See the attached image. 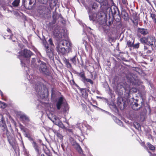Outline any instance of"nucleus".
I'll return each mask as SVG.
<instances>
[{
	"label": "nucleus",
	"instance_id": "a878e982",
	"mask_svg": "<svg viewBox=\"0 0 156 156\" xmlns=\"http://www.w3.org/2000/svg\"><path fill=\"white\" fill-rule=\"evenodd\" d=\"M79 21H78V22L79 23L80 25H82L83 26L84 30H91V29L90 27H87L86 25L85 24L83 23L82 21H81V20H79Z\"/></svg>",
	"mask_w": 156,
	"mask_h": 156
},
{
	"label": "nucleus",
	"instance_id": "ea45409f",
	"mask_svg": "<svg viewBox=\"0 0 156 156\" xmlns=\"http://www.w3.org/2000/svg\"><path fill=\"white\" fill-rule=\"evenodd\" d=\"M122 4L124 6V7H126L128 5V2L127 0H122Z\"/></svg>",
	"mask_w": 156,
	"mask_h": 156
},
{
	"label": "nucleus",
	"instance_id": "4c0bfd02",
	"mask_svg": "<svg viewBox=\"0 0 156 156\" xmlns=\"http://www.w3.org/2000/svg\"><path fill=\"white\" fill-rule=\"evenodd\" d=\"M7 30V32L9 33V37L8 38L10 39H12V37L13 36V34H12L11 30L9 28H8Z\"/></svg>",
	"mask_w": 156,
	"mask_h": 156
},
{
	"label": "nucleus",
	"instance_id": "cd10ccee",
	"mask_svg": "<svg viewBox=\"0 0 156 156\" xmlns=\"http://www.w3.org/2000/svg\"><path fill=\"white\" fill-rule=\"evenodd\" d=\"M78 76L81 78V81H82L83 82H84L86 78L85 76V74L83 72H81L79 73Z\"/></svg>",
	"mask_w": 156,
	"mask_h": 156
},
{
	"label": "nucleus",
	"instance_id": "39448f33",
	"mask_svg": "<svg viewBox=\"0 0 156 156\" xmlns=\"http://www.w3.org/2000/svg\"><path fill=\"white\" fill-rule=\"evenodd\" d=\"M62 96L60 97L58 99L56 103V107L58 110L61 109V111L63 113H65L68 110V105Z\"/></svg>",
	"mask_w": 156,
	"mask_h": 156
},
{
	"label": "nucleus",
	"instance_id": "412c9836",
	"mask_svg": "<svg viewBox=\"0 0 156 156\" xmlns=\"http://www.w3.org/2000/svg\"><path fill=\"white\" fill-rule=\"evenodd\" d=\"M31 143L32 144V146L34 148V149L38 153H39V147L37 144L36 143L35 141H33L31 142Z\"/></svg>",
	"mask_w": 156,
	"mask_h": 156
},
{
	"label": "nucleus",
	"instance_id": "bb28decb",
	"mask_svg": "<svg viewBox=\"0 0 156 156\" xmlns=\"http://www.w3.org/2000/svg\"><path fill=\"white\" fill-rule=\"evenodd\" d=\"M103 29L104 33L107 34L109 30V27L108 25H105L103 27Z\"/></svg>",
	"mask_w": 156,
	"mask_h": 156
},
{
	"label": "nucleus",
	"instance_id": "6e6552de",
	"mask_svg": "<svg viewBox=\"0 0 156 156\" xmlns=\"http://www.w3.org/2000/svg\"><path fill=\"white\" fill-rule=\"evenodd\" d=\"M38 63L39 64L38 69H39L40 73L44 75L49 76L50 72L48 69L46 64L40 60L38 61Z\"/></svg>",
	"mask_w": 156,
	"mask_h": 156
},
{
	"label": "nucleus",
	"instance_id": "338daca9",
	"mask_svg": "<svg viewBox=\"0 0 156 156\" xmlns=\"http://www.w3.org/2000/svg\"><path fill=\"white\" fill-rule=\"evenodd\" d=\"M55 20H53V24H54L55 23Z\"/></svg>",
	"mask_w": 156,
	"mask_h": 156
},
{
	"label": "nucleus",
	"instance_id": "dca6fc26",
	"mask_svg": "<svg viewBox=\"0 0 156 156\" xmlns=\"http://www.w3.org/2000/svg\"><path fill=\"white\" fill-rule=\"evenodd\" d=\"M138 33L143 35H145L148 33V30L146 29L139 28L138 29Z\"/></svg>",
	"mask_w": 156,
	"mask_h": 156
},
{
	"label": "nucleus",
	"instance_id": "f8f14e48",
	"mask_svg": "<svg viewBox=\"0 0 156 156\" xmlns=\"http://www.w3.org/2000/svg\"><path fill=\"white\" fill-rule=\"evenodd\" d=\"M147 44L151 46L152 49H156V40L155 37L152 36L147 37Z\"/></svg>",
	"mask_w": 156,
	"mask_h": 156
},
{
	"label": "nucleus",
	"instance_id": "c756f323",
	"mask_svg": "<svg viewBox=\"0 0 156 156\" xmlns=\"http://www.w3.org/2000/svg\"><path fill=\"white\" fill-rule=\"evenodd\" d=\"M134 40H133V42L132 43L130 41H129L127 42V46L129 47H133V44H134Z\"/></svg>",
	"mask_w": 156,
	"mask_h": 156
},
{
	"label": "nucleus",
	"instance_id": "79ce46f5",
	"mask_svg": "<svg viewBox=\"0 0 156 156\" xmlns=\"http://www.w3.org/2000/svg\"><path fill=\"white\" fill-rule=\"evenodd\" d=\"M76 149H77V151H78V152L82 154L83 153L82 150L81 148L80 147V146L79 145H78Z\"/></svg>",
	"mask_w": 156,
	"mask_h": 156
},
{
	"label": "nucleus",
	"instance_id": "393cba45",
	"mask_svg": "<svg viewBox=\"0 0 156 156\" xmlns=\"http://www.w3.org/2000/svg\"><path fill=\"white\" fill-rule=\"evenodd\" d=\"M7 139L8 142L12 146L14 145L15 144V141L13 137L8 136Z\"/></svg>",
	"mask_w": 156,
	"mask_h": 156
},
{
	"label": "nucleus",
	"instance_id": "4d7b16f0",
	"mask_svg": "<svg viewBox=\"0 0 156 156\" xmlns=\"http://www.w3.org/2000/svg\"><path fill=\"white\" fill-rule=\"evenodd\" d=\"M25 136L26 137L29 138L30 136H29L26 133L25 134Z\"/></svg>",
	"mask_w": 156,
	"mask_h": 156
},
{
	"label": "nucleus",
	"instance_id": "ddd939ff",
	"mask_svg": "<svg viewBox=\"0 0 156 156\" xmlns=\"http://www.w3.org/2000/svg\"><path fill=\"white\" fill-rule=\"evenodd\" d=\"M56 9V8H55V10L52 12V17L53 20L63 19V18L61 14L57 12Z\"/></svg>",
	"mask_w": 156,
	"mask_h": 156
},
{
	"label": "nucleus",
	"instance_id": "680f3d73",
	"mask_svg": "<svg viewBox=\"0 0 156 156\" xmlns=\"http://www.w3.org/2000/svg\"><path fill=\"white\" fill-rule=\"evenodd\" d=\"M49 25L50 26H51V27L52 26H52V23H49Z\"/></svg>",
	"mask_w": 156,
	"mask_h": 156
},
{
	"label": "nucleus",
	"instance_id": "37998d69",
	"mask_svg": "<svg viewBox=\"0 0 156 156\" xmlns=\"http://www.w3.org/2000/svg\"><path fill=\"white\" fill-rule=\"evenodd\" d=\"M38 1L41 3L45 4L47 3L48 0H38Z\"/></svg>",
	"mask_w": 156,
	"mask_h": 156
},
{
	"label": "nucleus",
	"instance_id": "052dcab7",
	"mask_svg": "<svg viewBox=\"0 0 156 156\" xmlns=\"http://www.w3.org/2000/svg\"><path fill=\"white\" fill-rule=\"evenodd\" d=\"M147 52L148 53H151V50H148Z\"/></svg>",
	"mask_w": 156,
	"mask_h": 156
},
{
	"label": "nucleus",
	"instance_id": "09e8293b",
	"mask_svg": "<svg viewBox=\"0 0 156 156\" xmlns=\"http://www.w3.org/2000/svg\"><path fill=\"white\" fill-rule=\"evenodd\" d=\"M85 126L88 129H91V127L88 125H85Z\"/></svg>",
	"mask_w": 156,
	"mask_h": 156
},
{
	"label": "nucleus",
	"instance_id": "58836bf2",
	"mask_svg": "<svg viewBox=\"0 0 156 156\" xmlns=\"http://www.w3.org/2000/svg\"><path fill=\"white\" fill-rule=\"evenodd\" d=\"M70 60L72 62L74 65H76V56H75L73 57L72 58H71L70 59Z\"/></svg>",
	"mask_w": 156,
	"mask_h": 156
},
{
	"label": "nucleus",
	"instance_id": "c03bdc74",
	"mask_svg": "<svg viewBox=\"0 0 156 156\" xmlns=\"http://www.w3.org/2000/svg\"><path fill=\"white\" fill-rule=\"evenodd\" d=\"M133 47L134 48H138L139 47V43H137L135 44H133Z\"/></svg>",
	"mask_w": 156,
	"mask_h": 156
},
{
	"label": "nucleus",
	"instance_id": "5701e85b",
	"mask_svg": "<svg viewBox=\"0 0 156 156\" xmlns=\"http://www.w3.org/2000/svg\"><path fill=\"white\" fill-rule=\"evenodd\" d=\"M80 91L82 97L85 98H86L88 96V94L87 92L86 89H81L80 90Z\"/></svg>",
	"mask_w": 156,
	"mask_h": 156
},
{
	"label": "nucleus",
	"instance_id": "f03ea898",
	"mask_svg": "<svg viewBox=\"0 0 156 156\" xmlns=\"http://www.w3.org/2000/svg\"><path fill=\"white\" fill-rule=\"evenodd\" d=\"M30 76V83L35 84V89L39 95L42 92L43 84L40 82L41 80V77H37L35 75H31Z\"/></svg>",
	"mask_w": 156,
	"mask_h": 156
},
{
	"label": "nucleus",
	"instance_id": "7ed1b4c3",
	"mask_svg": "<svg viewBox=\"0 0 156 156\" xmlns=\"http://www.w3.org/2000/svg\"><path fill=\"white\" fill-rule=\"evenodd\" d=\"M37 12L39 16L41 18L48 20L51 18V11L48 6L40 5L38 7Z\"/></svg>",
	"mask_w": 156,
	"mask_h": 156
},
{
	"label": "nucleus",
	"instance_id": "49530a36",
	"mask_svg": "<svg viewBox=\"0 0 156 156\" xmlns=\"http://www.w3.org/2000/svg\"><path fill=\"white\" fill-rule=\"evenodd\" d=\"M151 17L152 18L153 20H156V16L153 13H151Z\"/></svg>",
	"mask_w": 156,
	"mask_h": 156
},
{
	"label": "nucleus",
	"instance_id": "0e129e2a",
	"mask_svg": "<svg viewBox=\"0 0 156 156\" xmlns=\"http://www.w3.org/2000/svg\"><path fill=\"white\" fill-rule=\"evenodd\" d=\"M53 2L55 4L56 3V0H54L53 1Z\"/></svg>",
	"mask_w": 156,
	"mask_h": 156
},
{
	"label": "nucleus",
	"instance_id": "8fccbe9b",
	"mask_svg": "<svg viewBox=\"0 0 156 156\" xmlns=\"http://www.w3.org/2000/svg\"><path fill=\"white\" fill-rule=\"evenodd\" d=\"M86 8L88 10V12H90V11L91 9L90 7L88 6H86Z\"/></svg>",
	"mask_w": 156,
	"mask_h": 156
},
{
	"label": "nucleus",
	"instance_id": "69168bd1",
	"mask_svg": "<svg viewBox=\"0 0 156 156\" xmlns=\"http://www.w3.org/2000/svg\"><path fill=\"white\" fill-rule=\"evenodd\" d=\"M139 84L138 83H135V84H134V85L136 86H137V85H138Z\"/></svg>",
	"mask_w": 156,
	"mask_h": 156
},
{
	"label": "nucleus",
	"instance_id": "72a5a7b5",
	"mask_svg": "<svg viewBox=\"0 0 156 156\" xmlns=\"http://www.w3.org/2000/svg\"><path fill=\"white\" fill-rule=\"evenodd\" d=\"M102 21L103 20H100ZM107 24L106 25H108L109 26L111 25L113 23V20H103Z\"/></svg>",
	"mask_w": 156,
	"mask_h": 156
},
{
	"label": "nucleus",
	"instance_id": "c9c22d12",
	"mask_svg": "<svg viewBox=\"0 0 156 156\" xmlns=\"http://www.w3.org/2000/svg\"><path fill=\"white\" fill-rule=\"evenodd\" d=\"M115 122L118 125L120 126H123V123L121 121L117 119L116 117L115 118Z\"/></svg>",
	"mask_w": 156,
	"mask_h": 156
},
{
	"label": "nucleus",
	"instance_id": "864d4df0",
	"mask_svg": "<svg viewBox=\"0 0 156 156\" xmlns=\"http://www.w3.org/2000/svg\"><path fill=\"white\" fill-rule=\"evenodd\" d=\"M91 106H92V107L94 108H98V107L97 106L95 105H94L92 104H91Z\"/></svg>",
	"mask_w": 156,
	"mask_h": 156
},
{
	"label": "nucleus",
	"instance_id": "4468645a",
	"mask_svg": "<svg viewBox=\"0 0 156 156\" xmlns=\"http://www.w3.org/2000/svg\"><path fill=\"white\" fill-rule=\"evenodd\" d=\"M141 105H138L137 103H135L133 105V109L135 110H136L144 106V101L143 100L141 102Z\"/></svg>",
	"mask_w": 156,
	"mask_h": 156
},
{
	"label": "nucleus",
	"instance_id": "7c9ffc66",
	"mask_svg": "<svg viewBox=\"0 0 156 156\" xmlns=\"http://www.w3.org/2000/svg\"><path fill=\"white\" fill-rule=\"evenodd\" d=\"M48 42L50 45V47L49 48H54L55 46L53 42L52 39L50 38L48 40Z\"/></svg>",
	"mask_w": 156,
	"mask_h": 156
},
{
	"label": "nucleus",
	"instance_id": "473e14b6",
	"mask_svg": "<svg viewBox=\"0 0 156 156\" xmlns=\"http://www.w3.org/2000/svg\"><path fill=\"white\" fill-rule=\"evenodd\" d=\"M31 66L32 67H35L36 66V63L35 58H33L31 61Z\"/></svg>",
	"mask_w": 156,
	"mask_h": 156
},
{
	"label": "nucleus",
	"instance_id": "a211bd4d",
	"mask_svg": "<svg viewBox=\"0 0 156 156\" xmlns=\"http://www.w3.org/2000/svg\"><path fill=\"white\" fill-rule=\"evenodd\" d=\"M20 119L23 122H28L30 121V119L29 117L25 114H20Z\"/></svg>",
	"mask_w": 156,
	"mask_h": 156
},
{
	"label": "nucleus",
	"instance_id": "3c124183",
	"mask_svg": "<svg viewBox=\"0 0 156 156\" xmlns=\"http://www.w3.org/2000/svg\"><path fill=\"white\" fill-rule=\"evenodd\" d=\"M20 128H21V130H23V132H26V131L24 129V127L23 126H22Z\"/></svg>",
	"mask_w": 156,
	"mask_h": 156
},
{
	"label": "nucleus",
	"instance_id": "2eb2a0df",
	"mask_svg": "<svg viewBox=\"0 0 156 156\" xmlns=\"http://www.w3.org/2000/svg\"><path fill=\"white\" fill-rule=\"evenodd\" d=\"M126 93L128 94V95L130 94L131 93H136L138 90V89L136 87H133L131 89H127L126 88H125Z\"/></svg>",
	"mask_w": 156,
	"mask_h": 156
},
{
	"label": "nucleus",
	"instance_id": "f3484780",
	"mask_svg": "<svg viewBox=\"0 0 156 156\" xmlns=\"http://www.w3.org/2000/svg\"><path fill=\"white\" fill-rule=\"evenodd\" d=\"M55 119V120H56V119ZM52 121L54 123L55 125L58 126L59 127L62 128V129H66V127L62 123L60 120H58L57 121H56L55 122L54 121Z\"/></svg>",
	"mask_w": 156,
	"mask_h": 156
},
{
	"label": "nucleus",
	"instance_id": "603ef678",
	"mask_svg": "<svg viewBox=\"0 0 156 156\" xmlns=\"http://www.w3.org/2000/svg\"><path fill=\"white\" fill-rule=\"evenodd\" d=\"M28 138L29 139V140L31 141V142L33 141H34L32 138L30 137V136Z\"/></svg>",
	"mask_w": 156,
	"mask_h": 156
},
{
	"label": "nucleus",
	"instance_id": "6ab92c4d",
	"mask_svg": "<svg viewBox=\"0 0 156 156\" xmlns=\"http://www.w3.org/2000/svg\"><path fill=\"white\" fill-rule=\"evenodd\" d=\"M0 126L5 129L6 126L5 122L4 120L3 116L1 114H0Z\"/></svg>",
	"mask_w": 156,
	"mask_h": 156
},
{
	"label": "nucleus",
	"instance_id": "9b49d317",
	"mask_svg": "<svg viewBox=\"0 0 156 156\" xmlns=\"http://www.w3.org/2000/svg\"><path fill=\"white\" fill-rule=\"evenodd\" d=\"M108 1L110 2L112 4H114L113 0H103L102 2H98L100 3V10L101 11L104 12L109 11L110 6L108 4Z\"/></svg>",
	"mask_w": 156,
	"mask_h": 156
},
{
	"label": "nucleus",
	"instance_id": "f257e3e1",
	"mask_svg": "<svg viewBox=\"0 0 156 156\" xmlns=\"http://www.w3.org/2000/svg\"><path fill=\"white\" fill-rule=\"evenodd\" d=\"M56 48L59 54L64 55L72 51V44L69 41L62 40L58 42Z\"/></svg>",
	"mask_w": 156,
	"mask_h": 156
},
{
	"label": "nucleus",
	"instance_id": "b1692460",
	"mask_svg": "<svg viewBox=\"0 0 156 156\" xmlns=\"http://www.w3.org/2000/svg\"><path fill=\"white\" fill-rule=\"evenodd\" d=\"M25 5H32L34 3V5L35 2V0H23Z\"/></svg>",
	"mask_w": 156,
	"mask_h": 156
},
{
	"label": "nucleus",
	"instance_id": "bf43d9fd",
	"mask_svg": "<svg viewBox=\"0 0 156 156\" xmlns=\"http://www.w3.org/2000/svg\"><path fill=\"white\" fill-rule=\"evenodd\" d=\"M98 2H102L103 1V0H95Z\"/></svg>",
	"mask_w": 156,
	"mask_h": 156
},
{
	"label": "nucleus",
	"instance_id": "4be33fe9",
	"mask_svg": "<svg viewBox=\"0 0 156 156\" xmlns=\"http://www.w3.org/2000/svg\"><path fill=\"white\" fill-rule=\"evenodd\" d=\"M122 17L124 20H128L129 18L128 14L125 10H122L121 12Z\"/></svg>",
	"mask_w": 156,
	"mask_h": 156
},
{
	"label": "nucleus",
	"instance_id": "2f4dec72",
	"mask_svg": "<svg viewBox=\"0 0 156 156\" xmlns=\"http://www.w3.org/2000/svg\"><path fill=\"white\" fill-rule=\"evenodd\" d=\"M140 41L142 43L147 44V37H143L141 38L140 39Z\"/></svg>",
	"mask_w": 156,
	"mask_h": 156
},
{
	"label": "nucleus",
	"instance_id": "f704fd0d",
	"mask_svg": "<svg viewBox=\"0 0 156 156\" xmlns=\"http://www.w3.org/2000/svg\"><path fill=\"white\" fill-rule=\"evenodd\" d=\"M147 145L149 149L151 150H154L155 149V147L153 145H151L150 143H147Z\"/></svg>",
	"mask_w": 156,
	"mask_h": 156
},
{
	"label": "nucleus",
	"instance_id": "5fc2aeb1",
	"mask_svg": "<svg viewBox=\"0 0 156 156\" xmlns=\"http://www.w3.org/2000/svg\"><path fill=\"white\" fill-rule=\"evenodd\" d=\"M0 94L1 95L2 98H3V95L2 92L1 90H0Z\"/></svg>",
	"mask_w": 156,
	"mask_h": 156
},
{
	"label": "nucleus",
	"instance_id": "9d476101",
	"mask_svg": "<svg viewBox=\"0 0 156 156\" xmlns=\"http://www.w3.org/2000/svg\"><path fill=\"white\" fill-rule=\"evenodd\" d=\"M19 55L18 57L20 60V62L22 66H25V64L21 59L22 57L28 58L30 57L32 55V52L30 50L27 49H24L23 51H21L19 52Z\"/></svg>",
	"mask_w": 156,
	"mask_h": 156
},
{
	"label": "nucleus",
	"instance_id": "1a4fd4ad",
	"mask_svg": "<svg viewBox=\"0 0 156 156\" xmlns=\"http://www.w3.org/2000/svg\"><path fill=\"white\" fill-rule=\"evenodd\" d=\"M43 44L47 55L50 59H53L54 55V48H49V45L46 41H43Z\"/></svg>",
	"mask_w": 156,
	"mask_h": 156
},
{
	"label": "nucleus",
	"instance_id": "aec40b11",
	"mask_svg": "<svg viewBox=\"0 0 156 156\" xmlns=\"http://www.w3.org/2000/svg\"><path fill=\"white\" fill-rule=\"evenodd\" d=\"M90 5L93 9L96 10L98 8L99 5L96 2H92Z\"/></svg>",
	"mask_w": 156,
	"mask_h": 156
},
{
	"label": "nucleus",
	"instance_id": "c85d7f7f",
	"mask_svg": "<svg viewBox=\"0 0 156 156\" xmlns=\"http://www.w3.org/2000/svg\"><path fill=\"white\" fill-rule=\"evenodd\" d=\"M20 0H14L12 3L13 6L16 7H17L19 4Z\"/></svg>",
	"mask_w": 156,
	"mask_h": 156
},
{
	"label": "nucleus",
	"instance_id": "0eeeda50",
	"mask_svg": "<svg viewBox=\"0 0 156 156\" xmlns=\"http://www.w3.org/2000/svg\"><path fill=\"white\" fill-rule=\"evenodd\" d=\"M90 20L97 19L98 20H108V16L107 13L101 11H99L97 13H94L89 15Z\"/></svg>",
	"mask_w": 156,
	"mask_h": 156
},
{
	"label": "nucleus",
	"instance_id": "6e6d98bb",
	"mask_svg": "<svg viewBox=\"0 0 156 156\" xmlns=\"http://www.w3.org/2000/svg\"><path fill=\"white\" fill-rule=\"evenodd\" d=\"M148 47L147 46L144 45V50H147L148 49Z\"/></svg>",
	"mask_w": 156,
	"mask_h": 156
},
{
	"label": "nucleus",
	"instance_id": "20e7f679",
	"mask_svg": "<svg viewBox=\"0 0 156 156\" xmlns=\"http://www.w3.org/2000/svg\"><path fill=\"white\" fill-rule=\"evenodd\" d=\"M109 13L108 14V20H121L119 11L118 7L115 5L110 6Z\"/></svg>",
	"mask_w": 156,
	"mask_h": 156
},
{
	"label": "nucleus",
	"instance_id": "13d9d810",
	"mask_svg": "<svg viewBox=\"0 0 156 156\" xmlns=\"http://www.w3.org/2000/svg\"><path fill=\"white\" fill-rule=\"evenodd\" d=\"M93 37H94V39H95V41L96 42V41H97L96 40V39L95 38V37H96V36H94V35H93Z\"/></svg>",
	"mask_w": 156,
	"mask_h": 156
},
{
	"label": "nucleus",
	"instance_id": "e433bc0d",
	"mask_svg": "<svg viewBox=\"0 0 156 156\" xmlns=\"http://www.w3.org/2000/svg\"><path fill=\"white\" fill-rule=\"evenodd\" d=\"M133 125L136 129L139 130L140 128L139 124L137 122H134L133 123Z\"/></svg>",
	"mask_w": 156,
	"mask_h": 156
},
{
	"label": "nucleus",
	"instance_id": "e2e57ef3",
	"mask_svg": "<svg viewBox=\"0 0 156 156\" xmlns=\"http://www.w3.org/2000/svg\"><path fill=\"white\" fill-rule=\"evenodd\" d=\"M147 108H148V110H149V112H151V109H150V108L149 106H148Z\"/></svg>",
	"mask_w": 156,
	"mask_h": 156
},
{
	"label": "nucleus",
	"instance_id": "a18cd8bd",
	"mask_svg": "<svg viewBox=\"0 0 156 156\" xmlns=\"http://www.w3.org/2000/svg\"><path fill=\"white\" fill-rule=\"evenodd\" d=\"M65 62L66 65H67V66L68 68H69L71 67V65L69 61L66 60Z\"/></svg>",
	"mask_w": 156,
	"mask_h": 156
},
{
	"label": "nucleus",
	"instance_id": "774afa93",
	"mask_svg": "<svg viewBox=\"0 0 156 156\" xmlns=\"http://www.w3.org/2000/svg\"><path fill=\"white\" fill-rule=\"evenodd\" d=\"M150 156H156V155L151 154Z\"/></svg>",
	"mask_w": 156,
	"mask_h": 156
},
{
	"label": "nucleus",
	"instance_id": "423d86ee",
	"mask_svg": "<svg viewBox=\"0 0 156 156\" xmlns=\"http://www.w3.org/2000/svg\"><path fill=\"white\" fill-rule=\"evenodd\" d=\"M53 34L56 37L60 39L65 36L66 30L58 25H55L53 28Z\"/></svg>",
	"mask_w": 156,
	"mask_h": 156
},
{
	"label": "nucleus",
	"instance_id": "de8ad7c7",
	"mask_svg": "<svg viewBox=\"0 0 156 156\" xmlns=\"http://www.w3.org/2000/svg\"><path fill=\"white\" fill-rule=\"evenodd\" d=\"M0 105L1 108H4L5 107V104L4 103H2L0 102Z\"/></svg>",
	"mask_w": 156,
	"mask_h": 156
},
{
	"label": "nucleus",
	"instance_id": "a19ab883",
	"mask_svg": "<svg viewBox=\"0 0 156 156\" xmlns=\"http://www.w3.org/2000/svg\"><path fill=\"white\" fill-rule=\"evenodd\" d=\"M83 82L84 83H86L87 82H89L91 84H93V81L91 79L86 78L84 82Z\"/></svg>",
	"mask_w": 156,
	"mask_h": 156
}]
</instances>
